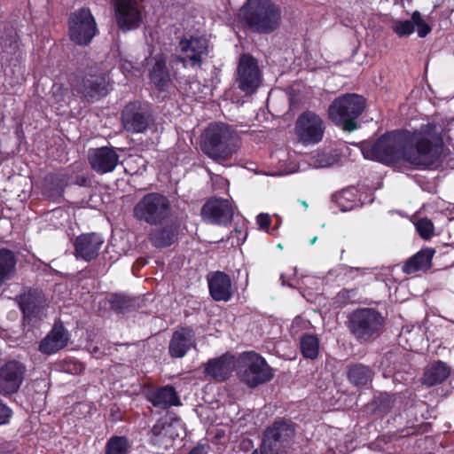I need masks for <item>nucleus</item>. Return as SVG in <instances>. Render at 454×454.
Listing matches in <instances>:
<instances>
[{"label":"nucleus","instance_id":"f257e3e1","mask_svg":"<svg viewBox=\"0 0 454 454\" xmlns=\"http://www.w3.org/2000/svg\"><path fill=\"white\" fill-rule=\"evenodd\" d=\"M282 11L271 0H247L240 8L239 20L251 32L269 35L281 24Z\"/></svg>","mask_w":454,"mask_h":454},{"label":"nucleus","instance_id":"f03ea898","mask_svg":"<svg viewBox=\"0 0 454 454\" xmlns=\"http://www.w3.org/2000/svg\"><path fill=\"white\" fill-rule=\"evenodd\" d=\"M434 129L433 124H427L426 131H409V145L405 151V162L416 169H434L439 165L443 145L441 137L434 142L427 137V135Z\"/></svg>","mask_w":454,"mask_h":454},{"label":"nucleus","instance_id":"7ed1b4c3","mask_svg":"<svg viewBox=\"0 0 454 454\" xmlns=\"http://www.w3.org/2000/svg\"><path fill=\"white\" fill-rule=\"evenodd\" d=\"M408 130H392L381 135L374 142H364L361 145L363 156L385 165L405 161V151L409 145Z\"/></svg>","mask_w":454,"mask_h":454},{"label":"nucleus","instance_id":"20e7f679","mask_svg":"<svg viewBox=\"0 0 454 454\" xmlns=\"http://www.w3.org/2000/svg\"><path fill=\"white\" fill-rule=\"evenodd\" d=\"M386 319L373 308H358L348 316L347 327L353 338L360 344L372 343L385 330Z\"/></svg>","mask_w":454,"mask_h":454},{"label":"nucleus","instance_id":"39448f33","mask_svg":"<svg viewBox=\"0 0 454 454\" xmlns=\"http://www.w3.org/2000/svg\"><path fill=\"white\" fill-rule=\"evenodd\" d=\"M70 86L74 95L79 96L88 103L97 102L109 93L106 74L92 67L74 72Z\"/></svg>","mask_w":454,"mask_h":454},{"label":"nucleus","instance_id":"423d86ee","mask_svg":"<svg viewBox=\"0 0 454 454\" xmlns=\"http://www.w3.org/2000/svg\"><path fill=\"white\" fill-rule=\"evenodd\" d=\"M238 137L230 126L223 123L210 125L201 143V150L214 160H226L236 152Z\"/></svg>","mask_w":454,"mask_h":454},{"label":"nucleus","instance_id":"0eeeda50","mask_svg":"<svg viewBox=\"0 0 454 454\" xmlns=\"http://www.w3.org/2000/svg\"><path fill=\"white\" fill-rule=\"evenodd\" d=\"M365 108V98L357 94H346L333 101L328 114L343 130L352 132L358 128L357 119Z\"/></svg>","mask_w":454,"mask_h":454},{"label":"nucleus","instance_id":"6e6552de","mask_svg":"<svg viewBox=\"0 0 454 454\" xmlns=\"http://www.w3.org/2000/svg\"><path fill=\"white\" fill-rule=\"evenodd\" d=\"M172 207L169 199L160 192L145 194L134 206L133 215L151 226H157L169 220Z\"/></svg>","mask_w":454,"mask_h":454},{"label":"nucleus","instance_id":"1a4fd4ad","mask_svg":"<svg viewBox=\"0 0 454 454\" xmlns=\"http://www.w3.org/2000/svg\"><path fill=\"white\" fill-rule=\"evenodd\" d=\"M68 35L76 45L88 46L98 33L96 20L90 10L79 8L69 14Z\"/></svg>","mask_w":454,"mask_h":454},{"label":"nucleus","instance_id":"9d476101","mask_svg":"<svg viewBox=\"0 0 454 454\" xmlns=\"http://www.w3.org/2000/svg\"><path fill=\"white\" fill-rule=\"evenodd\" d=\"M294 426L286 420H277L266 428L260 447L262 454H285L294 435Z\"/></svg>","mask_w":454,"mask_h":454},{"label":"nucleus","instance_id":"9b49d317","mask_svg":"<svg viewBox=\"0 0 454 454\" xmlns=\"http://www.w3.org/2000/svg\"><path fill=\"white\" fill-rule=\"evenodd\" d=\"M24 324L34 325L42 319L47 307V298L41 288L27 287L16 296Z\"/></svg>","mask_w":454,"mask_h":454},{"label":"nucleus","instance_id":"f8f14e48","mask_svg":"<svg viewBox=\"0 0 454 454\" xmlns=\"http://www.w3.org/2000/svg\"><path fill=\"white\" fill-rule=\"evenodd\" d=\"M153 117L151 105L145 101H130L122 109L121 121L124 129L131 133H143Z\"/></svg>","mask_w":454,"mask_h":454},{"label":"nucleus","instance_id":"ddd939ff","mask_svg":"<svg viewBox=\"0 0 454 454\" xmlns=\"http://www.w3.org/2000/svg\"><path fill=\"white\" fill-rule=\"evenodd\" d=\"M246 368L241 374V380L251 388L269 382L274 377L271 367L264 357L256 352H248L244 356Z\"/></svg>","mask_w":454,"mask_h":454},{"label":"nucleus","instance_id":"4468645a","mask_svg":"<svg viewBox=\"0 0 454 454\" xmlns=\"http://www.w3.org/2000/svg\"><path fill=\"white\" fill-rule=\"evenodd\" d=\"M325 127L322 118L312 111H305L295 122V135L305 145H316L322 141Z\"/></svg>","mask_w":454,"mask_h":454},{"label":"nucleus","instance_id":"2eb2a0df","mask_svg":"<svg viewBox=\"0 0 454 454\" xmlns=\"http://www.w3.org/2000/svg\"><path fill=\"white\" fill-rule=\"evenodd\" d=\"M261 82L262 74L256 59L249 53L241 54L237 67L238 88L247 95H252L256 91Z\"/></svg>","mask_w":454,"mask_h":454},{"label":"nucleus","instance_id":"dca6fc26","mask_svg":"<svg viewBox=\"0 0 454 454\" xmlns=\"http://www.w3.org/2000/svg\"><path fill=\"white\" fill-rule=\"evenodd\" d=\"M178 47L182 53L186 54L174 55L176 62L182 64L183 67H201L203 64V56L207 55L208 50L207 43L200 37L191 36L187 38L183 36L178 42Z\"/></svg>","mask_w":454,"mask_h":454},{"label":"nucleus","instance_id":"f3484780","mask_svg":"<svg viewBox=\"0 0 454 454\" xmlns=\"http://www.w3.org/2000/svg\"><path fill=\"white\" fill-rule=\"evenodd\" d=\"M201 215L211 224L228 226L233 220L234 208L229 200L213 197L202 206Z\"/></svg>","mask_w":454,"mask_h":454},{"label":"nucleus","instance_id":"a211bd4d","mask_svg":"<svg viewBox=\"0 0 454 454\" xmlns=\"http://www.w3.org/2000/svg\"><path fill=\"white\" fill-rule=\"evenodd\" d=\"M153 228L148 233V240L156 249L170 247L178 242L182 232L181 222L177 219H171Z\"/></svg>","mask_w":454,"mask_h":454},{"label":"nucleus","instance_id":"6ab92c4d","mask_svg":"<svg viewBox=\"0 0 454 454\" xmlns=\"http://www.w3.org/2000/svg\"><path fill=\"white\" fill-rule=\"evenodd\" d=\"M118 27L124 32L137 29L142 22L136 0H112Z\"/></svg>","mask_w":454,"mask_h":454},{"label":"nucleus","instance_id":"aec40b11","mask_svg":"<svg viewBox=\"0 0 454 454\" xmlns=\"http://www.w3.org/2000/svg\"><path fill=\"white\" fill-rule=\"evenodd\" d=\"M117 150L121 148L101 146L91 148L88 152V162L93 171L98 175L113 172L119 163Z\"/></svg>","mask_w":454,"mask_h":454},{"label":"nucleus","instance_id":"412c9836","mask_svg":"<svg viewBox=\"0 0 454 454\" xmlns=\"http://www.w3.org/2000/svg\"><path fill=\"white\" fill-rule=\"evenodd\" d=\"M26 373V366L10 360L0 367V395H12L20 389Z\"/></svg>","mask_w":454,"mask_h":454},{"label":"nucleus","instance_id":"4be33fe9","mask_svg":"<svg viewBox=\"0 0 454 454\" xmlns=\"http://www.w3.org/2000/svg\"><path fill=\"white\" fill-rule=\"evenodd\" d=\"M145 397L153 407L161 410L182 404L178 393L172 385L145 386Z\"/></svg>","mask_w":454,"mask_h":454},{"label":"nucleus","instance_id":"5701e85b","mask_svg":"<svg viewBox=\"0 0 454 454\" xmlns=\"http://www.w3.org/2000/svg\"><path fill=\"white\" fill-rule=\"evenodd\" d=\"M167 61V56L162 52L157 53L152 58L148 78L159 92L168 91L172 84L171 73Z\"/></svg>","mask_w":454,"mask_h":454},{"label":"nucleus","instance_id":"b1692460","mask_svg":"<svg viewBox=\"0 0 454 454\" xmlns=\"http://www.w3.org/2000/svg\"><path fill=\"white\" fill-rule=\"evenodd\" d=\"M103 244L104 239L101 235L95 232L82 233L74 239V256L88 262H91L99 254Z\"/></svg>","mask_w":454,"mask_h":454},{"label":"nucleus","instance_id":"393cba45","mask_svg":"<svg viewBox=\"0 0 454 454\" xmlns=\"http://www.w3.org/2000/svg\"><path fill=\"white\" fill-rule=\"evenodd\" d=\"M195 332L190 326H179L172 333L168 354L172 358H182L195 347Z\"/></svg>","mask_w":454,"mask_h":454},{"label":"nucleus","instance_id":"a878e982","mask_svg":"<svg viewBox=\"0 0 454 454\" xmlns=\"http://www.w3.org/2000/svg\"><path fill=\"white\" fill-rule=\"evenodd\" d=\"M69 335L61 323L54 324L48 334L40 341L38 350L47 356L53 355L67 347Z\"/></svg>","mask_w":454,"mask_h":454},{"label":"nucleus","instance_id":"bb28decb","mask_svg":"<svg viewBox=\"0 0 454 454\" xmlns=\"http://www.w3.org/2000/svg\"><path fill=\"white\" fill-rule=\"evenodd\" d=\"M403 403L404 396L401 393H380L372 402V411L375 417L383 419L392 411L400 412L403 410Z\"/></svg>","mask_w":454,"mask_h":454},{"label":"nucleus","instance_id":"cd10ccee","mask_svg":"<svg viewBox=\"0 0 454 454\" xmlns=\"http://www.w3.org/2000/svg\"><path fill=\"white\" fill-rule=\"evenodd\" d=\"M209 294L216 301H228L232 297L231 280L223 271H215L207 278Z\"/></svg>","mask_w":454,"mask_h":454},{"label":"nucleus","instance_id":"c85d7f7f","mask_svg":"<svg viewBox=\"0 0 454 454\" xmlns=\"http://www.w3.org/2000/svg\"><path fill=\"white\" fill-rule=\"evenodd\" d=\"M233 371V357L223 354L216 358L209 359L205 364L204 373L218 382L226 380Z\"/></svg>","mask_w":454,"mask_h":454},{"label":"nucleus","instance_id":"c756f323","mask_svg":"<svg viewBox=\"0 0 454 454\" xmlns=\"http://www.w3.org/2000/svg\"><path fill=\"white\" fill-rule=\"evenodd\" d=\"M172 429V424L166 419H159L149 432V443L153 446L167 450L169 446H172L175 440Z\"/></svg>","mask_w":454,"mask_h":454},{"label":"nucleus","instance_id":"7c9ffc66","mask_svg":"<svg viewBox=\"0 0 454 454\" xmlns=\"http://www.w3.org/2000/svg\"><path fill=\"white\" fill-rule=\"evenodd\" d=\"M332 200L343 212L360 206V196L355 186H348L332 195Z\"/></svg>","mask_w":454,"mask_h":454},{"label":"nucleus","instance_id":"2f4dec72","mask_svg":"<svg viewBox=\"0 0 454 454\" xmlns=\"http://www.w3.org/2000/svg\"><path fill=\"white\" fill-rule=\"evenodd\" d=\"M299 350L305 359L316 360L319 356L320 340L316 334L303 333L299 340Z\"/></svg>","mask_w":454,"mask_h":454},{"label":"nucleus","instance_id":"473e14b6","mask_svg":"<svg viewBox=\"0 0 454 454\" xmlns=\"http://www.w3.org/2000/svg\"><path fill=\"white\" fill-rule=\"evenodd\" d=\"M450 368L442 361H436L424 373V383L435 386L448 379Z\"/></svg>","mask_w":454,"mask_h":454},{"label":"nucleus","instance_id":"72a5a7b5","mask_svg":"<svg viewBox=\"0 0 454 454\" xmlns=\"http://www.w3.org/2000/svg\"><path fill=\"white\" fill-rule=\"evenodd\" d=\"M373 372L368 365L354 364L348 367V379L356 387H364L372 381Z\"/></svg>","mask_w":454,"mask_h":454},{"label":"nucleus","instance_id":"f704fd0d","mask_svg":"<svg viewBox=\"0 0 454 454\" xmlns=\"http://www.w3.org/2000/svg\"><path fill=\"white\" fill-rule=\"evenodd\" d=\"M131 441L125 435H112L106 442L104 454H129Z\"/></svg>","mask_w":454,"mask_h":454},{"label":"nucleus","instance_id":"c9c22d12","mask_svg":"<svg viewBox=\"0 0 454 454\" xmlns=\"http://www.w3.org/2000/svg\"><path fill=\"white\" fill-rule=\"evenodd\" d=\"M65 186L63 180L57 175H51L45 179L43 194L49 200L56 202L59 201L64 194Z\"/></svg>","mask_w":454,"mask_h":454},{"label":"nucleus","instance_id":"e433bc0d","mask_svg":"<svg viewBox=\"0 0 454 454\" xmlns=\"http://www.w3.org/2000/svg\"><path fill=\"white\" fill-rule=\"evenodd\" d=\"M16 257L8 248H0V286L5 278L15 270Z\"/></svg>","mask_w":454,"mask_h":454},{"label":"nucleus","instance_id":"4c0bfd02","mask_svg":"<svg viewBox=\"0 0 454 454\" xmlns=\"http://www.w3.org/2000/svg\"><path fill=\"white\" fill-rule=\"evenodd\" d=\"M110 308L115 313L124 314L131 310L134 306V301L129 296L114 294L111 296Z\"/></svg>","mask_w":454,"mask_h":454},{"label":"nucleus","instance_id":"58836bf2","mask_svg":"<svg viewBox=\"0 0 454 454\" xmlns=\"http://www.w3.org/2000/svg\"><path fill=\"white\" fill-rule=\"evenodd\" d=\"M358 290L357 288L347 289L343 288L340 290L334 298V302L339 307H344L350 303H355L358 301Z\"/></svg>","mask_w":454,"mask_h":454},{"label":"nucleus","instance_id":"ea45409f","mask_svg":"<svg viewBox=\"0 0 454 454\" xmlns=\"http://www.w3.org/2000/svg\"><path fill=\"white\" fill-rule=\"evenodd\" d=\"M0 45L4 51L14 53L19 48L17 35L12 30L5 31L0 38Z\"/></svg>","mask_w":454,"mask_h":454},{"label":"nucleus","instance_id":"a19ab883","mask_svg":"<svg viewBox=\"0 0 454 454\" xmlns=\"http://www.w3.org/2000/svg\"><path fill=\"white\" fill-rule=\"evenodd\" d=\"M393 32L399 37L409 36L414 33V22L411 20H394L392 23Z\"/></svg>","mask_w":454,"mask_h":454},{"label":"nucleus","instance_id":"79ce46f5","mask_svg":"<svg viewBox=\"0 0 454 454\" xmlns=\"http://www.w3.org/2000/svg\"><path fill=\"white\" fill-rule=\"evenodd\" d=\"M61 371L73 375H79L85 370L83 363L76 359H65L59 364Z\"/></svg>","mask_w":454,"mask_h":454},{"label":"nucleus","instance_id":"37998d69","mask_svg":"<svg viewBox=\"0 0 454 454\" xmlns=\"http://www.w3.org/2000/svg\"><path fill=\"white\" fill-rule=\"evenodd\" d=\"M416 254H420L418 262L420 264L423 271L429 270L432 266V259L435 254V249L432 247H423Z\"/></svg>","mask_w":454,"mask_h":454},{"label":"nucleus","instance_id":"c03bdc74","mask_svg":"<svg viewBox=\"0 0 454 454\" xmlns=\"http://www.w3.org/2000/svg\"><path fill=\"white\" fill-rule=\"evenodd\" d=\"M416 229L419 236L424 239H429L434 235V224L427 218L419 219L416 223Z\"/></svg>","mask_w":454,"mask_h":454},{"label":"nucleus","instance_id":"a18cd8bd","mask_svg":"<svg viewBox=\"0 0 454 454\" xmlns=\"http://www.w3.org/2000/svg\"><path fill=\"white\" fill-rule=\"evenodd\" d=\"M414 27H418V35L421 38L426 37L432 30L431 27L422 19L419 12L415 11L411 14Z\"/></svg>","mask_w":454,"mask_h":454},{"label":"nucleus","instance_id":"49530a36","mask_svg":"<svg viewBox=\"0 0 454 454\" xmlns=\"http://www.w3.org/2000/svg\"><path fill=\"white\" fill-rule=\"evenodd\" d=\"M420 254H415L414 255L411 256L409 259H407L403 265V272L405 274H413L418 271H420L422 270L420 264H419L418 259L420 257Z\"/></svg>","mask_w":454,"mask_h":454},{"label":"nucleus","instance_id":"de8ad7c7","mask_svg":"<svg viewBox=\"0 0 454 454\" xmlns=\"http://www.w3.org/2000/svg\"><path fill=\"white\" fill-rule=\"evenodd\" d=\"M12 410L0 399V427L8 425L12 418Z\"/></svg>","mask_w":454,"mask_h":454},{"label":"nucleus","instance_id":"09e8293b","mask_svg":"<svg viewBox=\"0 0 454 454\" xmlns=\"http://www.w3.org/2000/svg\"><path fill=\"white\" fill-rule=\"evenodd\" d=\"M256 223L259 226V228L262 231H266L267 232L272 234L273 231L278 228L274 227L270 231H269L271 219L269 214L266 213H261L256 216Z\"/></svg>","mask_w":454,"mask_h":454},{"label":"nucleus","instance_id":"8fccbe9b","mask_svg":"<svg viewBox=\"0 0 454 454\" xmlns=\"http://www.w3.org/2000/svg\"><path fill=\"white\" fill-rule=\"evenodd\" d=\"M209 445L207 444H198L194 446L187 454H207Z\"/></svg>","mask_w":454,"mask_h":454},{"label":"nucleus","instance_id":"3c124183","mask_svg":"<svg viewBox=\"0 0 454 454\" xmlns=\"http://www.w3.org/2000/svg\"><path fill=\"white\" fill-rule=\"evenodd\" d=\"M74 184L81 187H86L90 184V179L84 176H77Z\"/></svg>","mask_w":454,"mask_h":454},{"label":"nucleus","instance_id":"603ef678","mask_svg":"<svg viewBox=\"0 0 454 454\" xmlns=\"http://www.w3.org/2000/svg\"><path fill=\"white\" fill-rule=\"evenodd\" d=\"M301 205L302 207H304V209L306 210L308 208V203L305 201V200H298Z\"/></svg>","mask_w":454,"mask_h":454},{"label":"nucleus","instance_id":"864d4df0","mask_svg":"<svg viewBox=\"0 0 454 454\" xmlns=\"http://www.w3.org/2000/svg\"><path fill=\"white\" fill-rule=\"evenodd\" d=\"M317 240V237H314L312 239H310V244L313 245Z\"/></svg>","mask_w":454,"mask_h":454},{"label":"nucleus","instance_id":"5fc2aeb1","mask_svg":"<svg viewBox=\"0 0 454 454\" xmlns=\"http://www.w3.org/2000/svg\"><path fill=\"white\" fill-rule=\"evenodd\" d=\"M252 454H262L261 452L259 453L257 450H255L254 451L252 452Z\"/></svg>","mask_w":454,"mask_h":454}]
</instances>
